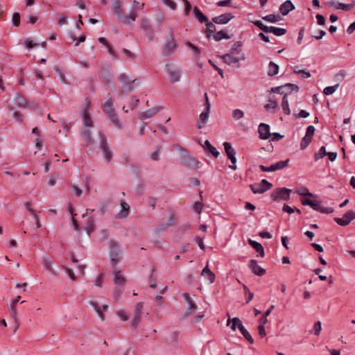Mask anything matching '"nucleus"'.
<instances>
[{
	"mask_svg": "<svg viewBox=\"0 0 355 355\" xmlns=\"http://www.w3.org/2000/svg\"><path fill=\"white\" fill-rule=\"evenodd\" d=\"M144 7V3L133 0L128 14L125 15L121 1L120 0H112V12L116 18L120 19L125 24L131 26L137 19L138 12L143 10Z\"/></svg>",
	"mask_w": 355,
	"mask_h": 355,
	"instance_id": "nucleus-1",
	"label": "nucleus"
},
{
	"mask_svg": "<svg viewBox=\"0 0 355 355\" xmlns=\"http://www.w3.org/2000/svg\"><path fill=\"white\" fill-rule=\"evenodd\" d=\"M227 316L228 320L227 321L226 325L230 326L232 331H236V329H238L245 339H246L250 344H253L254 339L248 331L243 326L242 321L237 317L231 319L229 313H227Z\"/></svg>",
	"mask_w": 355,
	"mask_h": 355,
	"instance_id": "nucleus-2",
	"label": "nucleus"
},
{
	"mask_svg": "<svg viewBox=\"0 0 355 355\" xmlns=\"http://www.w3.org/2000/svg\"><path fill=\"white\" fill-rule=\"evenodd\" d=\"M250 22L257 26L263 32L266 33H273L275 35L278 37L285 35L287 32L286 28H278L275 26H268L263 24L260 20H250Z\"/></svg>",
	"mask_w": 355,
	"mask_h": 355,
	"instance_id": "nucleus-3",
	"label": "nucleus"
},
{
	"mask_svg": "<svg viewBox=\"0 0 355 355\" xmlns=\"http://www.w3.org/2000/svg\"><path fill=\"white\" fill-rule=\"evenodd\" d=\"M109 255L111 265L115 267L121 258L120 246L115 241L110 240L109 241Z\"/></svg>",
	"mask_w": 355,
	"mask_h": 355,
	"instance_id": "nucleus-4",
	"label": "nucleus"
},
{
	"mask_svg": "<svg viewBox=\"0 0 355 355\" xmlns=\"http://www.w3.org/2000/svg\"><path fill=\"white\" fill-rule=\"evenodd\" d=\"M100 140L99 150L102 153L105 162L109 163L112 157V150L107 143L105 135L101 132H98Z\"/></svg>",
	"mask_w": 355,
	"mask_h": 355,
	"instance_id": "nucleus-5",
	"label": "nucleus"
},
{
	"mask_svg": "<svg viewBox=\"0 0 355 355\" xmlns=\"http://www.w3.org/2000/svg\"><path fill=\"white\" fill-rule=\"evenodd\" d=\"M204 96H205V102L204 104L205 107H204L203 111L200 113L199 118L197 121L196 128L198 129H202L205 127V125H206L207 122L208 121V119H209V116L211 105H210V103H209V101L208 99L207 94L205 93Z\"/></svg>",
	"mask_w": 355,
	"mask_h": 355,
	"instance_id": "nucleus-6",
	"label": "nucleus"
},
{
	"mask_svg": "<svg viewBox=\"0 0 355 355\" xmlns=\"http://www.w3.org/2000/svg\"><path fill=\"white\" fill-rule=\"evenodd\" d=\"M292 192V189L286 187H277L271 192L270 198L273 201H287L290 199V195Z\"/></svg>",
	"mask_w": 355,
	"mask_h": 355,
	"instance_id": "nucleus-7",
	"label": "nucleus"
},
{
	"mask_svg": "<svg viewBox=\"0 0 355 355\" xmlns=\"http://www.w3.org/2000/svg\"><path fill=\"white\" fill-rule=\"evenodd\" d=\"M301 202L304 206H310L315 211L322 214H331L334 212L332 207H324L320 206V202L313 200L311 199L304 198L301 200Z\"/></svg>",
	"mask_w": 355,
	"mask_h": 355,
	"instance_id": "nucleus-8",
	"label": "nucleus"
},
{
	"mask_svg": "<svg viewBox=\"0 0 355 355\" xmlns=\"http://www.w3.org/2000/svg\"><path fill=\"white\" fill-rule=\"evenodd\" d=\"M223 148L227 155V159L231 162L232 164L229 165L228 167L232 170H236L237 168L236 166V150L232 147V144L230 142L225 141L223 142Z\"/></svg>",
	"mask_w": 355,
	"mask_h": 355,
	"instance_id": "nucleus-9",
	"label": "nucleus"
},
{
	"mask_svg": "<svg viewBox=\"0 0 355 355\" xmlns=\"http://www.w3.org/2000/svg\"><path fill=\"white\" fill-rule=\"evenodd\" d=\"M206 35L208 39H211L212 37L215 41L217 42L222 40V29L218 30L216 25L209 21L206 23Z\"/></svg>",
	"mask_w": 355,
	"mask_h": 355,
	"instance_id": "nucleus-10",
	"label": "nucleus"
},
{
	"mask_svg": "<svg viewBox=\"0 0 355 355\" xmlns=\"http://www.w3.org/2000/svg\"><path fill=\"white\" fill-rule=\"evenodd\" d=\"M249 187L254 193L261 194L269 190L272 187V184L267 180L263 179L260 183L251 184Z\"/></svg>",
	"mask_w": 355,
	"mask_h": 355,
	"instance_id": "nucleus-11",
	"label": "nucleus"
},
{
	"mask_svg": "<svg viewBox=\"0 0 355 355\" xmlns=\"http://www.w3.org/2000/svg\"><path fill=\"white\" fill-rule=\"evenodd\" d=\"M165 71L168 76L170 83H175L180 80V71L178 67L173 64H166Z\"/></svg>",
	"mask_w": 355,
	"mask_h": 355,
	"instance_id": "nucleus-12",
	"label": "nucleus"
},
{
	"mask_svg": "<svg viewBox=\"0 0 355 355\" xmlns=\"http://www.w3.org/2000/svg\"><path fill=\"white\" fill-rule=\"evenodd\" d=\"M290 159H286V160L279 161L269 166L260 165L259 168L263 172H274L286 168L288 165Z\"/></svg>",
	"mask_w": 355,
	"mask_h": 355,
	"instance_id": "nucleus-13",
	"label": "nucleus"
},
{
	"mask_svg": "<svg viewBox=\"0 0 355 355\" xmlns=\"http://www.w3.org/2000/svg\"><path fill=\"white\" fill-rule=\"evenodd\" d=\"M245 59V56L244 53H241L239 56H235V55L231 53H225L223 55V62L236 67H239V61L244 60Z\"/></svg>",
	"mask_w": 355,
	"mask_h": 355,
	"instance_id": "nucleus-14",
	"label": "nucleus"
},
{
	"mask_svg": "<svg viewBox=\"0 0 355 355\" xmlns=\"http://www.w3.org/2000/svg\"><path fill=\"white\" fill-rule=\"evenodd\" d=\"M121 85L120 96H122L125 92H130L132 90L133 82H130L125 73H121L118 77Z\"/></svg>",
	"mask_w": 355,
	"mask_h": 355,
	"instance_id": "nucleus-15",
	"label": "nucleus"
},
{
	"mask_svg": "<svg viewBox=\"0 0 355 355\" xmlns=\"http://www.w3.org/2000/svg\"><path fill=\"white\" fill-rule=\"evenodd\" d=\"M355 219V211L353 210H349L345 213L342 218L336 217L334 220L340 226H347L350 223L352 220Z\"/></svg>",
	"mask_w": 355,
	"mask_h": 355,
	"instance_id": "nucleus-16",
	"label": "nucleus"
},
{
	"mask_svg": "<svg viewBox=\"0 0 355 355\" xmlns=\"http://www.w3.org/2000/svg\"><path fill=\"white\" fill-rule=\"evenodd\" d=\"M143 307H144V305H143L142 302H137L135 304V310H134V317H133L132 321L131 322V327L132 329L136 328L140 321Z\"/></svg>",
	"mask_w": 355,
	"mask_h": 355,
	"instance_id": "nucleus-17",
	"label": "nucleus"
},
{
	"mask_svg": "<svg viewBox=\"0 0 355 355\" xmlns=\"http://www.w3.org/2000/svg\"><path fill=\"white\" fill-rule=\"evenodd\" d=\"M102 108L103 112L108 116H114V114H115V110L114 107V103L112 101V99L110 97L109 98L106 99L102 105Z\"/></svg>",
	"mask_w": 355,
	"mask_h": 355,
	"instance_id": "nucleus-18",
	"label": "nucleus"
},
{
	"mask_svg": "<svg viewBox=\"0 0 355 355\" xmlns=\"http://www.w3.org/2000/svg\"><path fill=\"white\" fill-rule=\"evenodd\" d=\"M270 127L268 124L261 123L258 126V133L260 139L266 140L270 137Z\"/></svg>",
	"mask_w": 355,
	"mask_h": 355,
	"instance_id": "nucleus-19",
	"label": "nucleus"
},
{
	"mask_svg": "<svg viewBox=\"0 0 355 355\" xmlns=\"http://www.w3.org/2000/svg\"><path fill=\"white\" fill-rule=\"evenodd\" d=\"M248 267L254 274L258 276H263L266 272V270L259 266L258 265L257 261L254 259H251L249 261Z\"/></svg>",
	"mask_w": 355,
	"mask_h": 355,
	"instance_id": "nucleus-20",
	"label": "nucleus"
},
{
	"mask_svg": "<svg viewBox=\"0 0 355 355\" xmlns=\"http://www.w3.org/2000/svg\"><path fill=\"white\" fill-rule=\"evenodd\" d=\"M89 105L88 103L85 104V107L82 112V120L83 128H92V121L89 116Z\"/></svg>",
	"mask_w": 355,
	"mask_h": 355,
	"instance_id": "nucleus-21",
	"label": "nucleus"
},
{
	"mask_svg": "<svg viewBox=\"0 0 355 355\" xmlns=\"http://www.w3.org/2000/svg\"><path fill=\"white\" fill-rule=\"evenodd\" d=\"M178 48V45L175 42V40L172 37L170 40H167L164 46H163V52L164 55H171L175 49Z\"/></svg>",
	"mask_w": 355,
	"mask_h": 355,
	"instance_id": "nucleus-22",
	"label": "nucleus"
},
{
	"mask_svg": "<svg viewBox=\"0 0 355 355\" xmlns=\"http://www.w3.org/2000/svg\"><path fill=\"white\" fill-rule=\"evenodd\" d=\"M89 304L94 308L100 320L103 321L105 320L103 311H107L108 306L107 304H104L101 307H100L95 301L89 302Z\"/></svg>",
	"mask_w": 355,
	"mask_h": 355,
	"instance_id": "nucleus-23",
	"label": "nucleus"
},
{
	"mask_svg": "<svg viewBox=\"0 0 355 355\" xmlns=\"http://www.w3.org/2000/svg\"><path fill=\"white\" fill-rule=\"evenodd\" d=\"M113 280L115 284L123 286L126 282V279L122 272L117 268H114L112 272Z\"/></svg>",
	"mask_w": 355,
	"mask_h": 355,
	"instance_id": "nucleus-24",
	"label": "nucleus"
},
{
	"mask_svg": "<svg viewBox=\"0 0 355 355\" xmlns=\"http://www.w3.org/2000/svg\"><path fill=\"white\" fill-rule=\"evenodd\" d=\"M295 7L291 0H286L279 6V11L283 16L287 15L291 11L295 10Z\"/></svg>",
	"mask_w": 355,
	"mask_h": 355,
	"instance_id": "nucleus-25",
	"label": "nucleus"
},
{
	"mask_svg": "<svg viewBox=\"0 0 355 355\" xmlns=\"http://www.w3.org/2000/svg\"><path fill=\"white\" fill-rule=\"evenodd\" d=\"M15 105L17 107H20V108H24V107L31 108L32 107V104L28 103V101H26V98L23 96L20 95L19 94H17L15 95Z\"/></svg>",
	"mask_w": 355,
	"mask_h": 355,
	"instance_id": "nucleus-26",
	"label": "nucleus"
},
{
	"mask_svg": "<svg viewBox=\"0 0 355 355\" xmlns=\"http://www.w3.org/2000/svg\"><path fill=\"white\" fill-rule=\"evenodd\" d=\"M202 146L208 155H211L215 157L219 156L220 152L214 147L208 140H206L204 144H202Z\"/></svg>",
	"mask_w": 355,
	"mask_h": 355,
	"instance_id": "nucleus-27",
	"label": "nucleus"
},
{
	"mask_svg": "<svg viewBox=\"0 0 355 355\" xmlns=\"http://www.w3.org/2000/svg\"><path fill=\"white\" fill-rule=\"evenodd\" d=\"M248 242L249 245L253 249H254L256 250V252L258 253L257 257H263L265 256L264 248L260 243H259L256 241H254L251 239H249L248 240Z\"/></svg>",
	"mask_w": 355,
	"mask_h": 355,
	"instance_id": "nucleus-28",
	"label": "nucleus"
},
{
	"mask_svg": "<svg viewBox=\"0 0 355 355\" xmlns=\"http://www.w3.org/2000/svg\"><path fill=\"white\" fill-rule=\"evenodd\" d=\"M161 107H155L153 109H150L144 112H141L139 114V117L140 119H148L155 116L160 110Z\"/></svg>",
	"mask_w": 355,
	"mask_h": 355,
	"instance_id": "nucleus-29",
	"label": "nucleus"
},
{
	"mask_svg": "<svg viewBox=\"0 0 355 355\" xmlns=\"http://www.w3.org/2000/svg\"><path fill=\"white\" fill-rule=\"evenodd\" d=\"M328 4L330 6L335 7L336 9H341L343 10H350L355 6V3H344L334 0L329 1Z\"/></svg>",
	"mask_w": 355,
	"mask_h": 355,
	"instance_id": "nucleus-30",
	"label": "nucleus"
},
{
	"mask_svg": "<svg viewBox=\"0 0 355 355\" xmlns=\"http://www.w3.org/2000/svg\"><path fill=\"white\" fill-rule=\"evenodd\" d=\"M121 209L117 214L118 218H125L130 213V206L125 202L121 201L120 203Z\"/></svg>",
	"mask_w": 355,
	"mask_h": 355,
	"instance_id": "nucleus-31",
	"label": "nucleus"
},
{
	"mask_svg": "<svg viewBox=\"0 0 355 355\" xmlns=\"http://www.w3.org/2000/svg\"><path fill=\"white\" fill-rule=\"evenodd\" d=\"M42 261L44 268L51 274V275L55 276V272L53 268L51 259L45 255L42 257Z\"/></svg>",
	"mask_w": 355,
	"mask_h": 355,
	"instance_id": "nucleus-32",
	"label": "nucleus"
},
{
	"mask_svg": "<svg viewBox=\"0 0 355 355\" xmlns=\"http://www.w3.org/2000/svg\"><path fill=\"white\" fill-rule=\"evenodd\" d=\"M242 42L240 41L235 42L232 44L229 49V52L227 53H231L233 55H239L242 53Z\"/></svg>",
	"mask_w": 355,
	"mask_h": 355,
	"instance_id": "nucleus-33",
	"label": "nucleus"
},
{
	"mask_svg": "<svg viewBox=\"0 0 355 355\" xmlns=\"http://www.w3.org/2000/svg\"><path fill=\"white\" fill-rule=\"evenodd\" d=\"M201 275L208 281L209 284L213 283L215 280V275L209 270L207 266L203 268Z\"/></svg>",
	"mask_w": 355,
	"mask_h": 355,
	"instance_id": "nucleus-34",
	"label": "nucleus"
},
{
	"mask_svg": "<svg viewBox=\"0 0 355 355\" xmlns=\"http://www.w3.org/2000/svg\"><path fill=\"white\" fill-rule=\"evenodd\" d=\"M8 311H9V313H10V315L12 316V319L14 320V322L15 323V328L17 329L19 327V324H18V312L17 310V306L10 304L8 306Z\"/></svg>",
	"mask_w": 355,
	"mask_h": 355,
	"instance_id": "nucleus-35",
	"label": "nucleus"
},
{
	"mask_svg": "<svg viewBox=\"0 0 355 355\" xmlns=\"http://www.w3.org/2000/svg\"><path fill=\"white\" fill-rule=\"evenodd\" d=\"M193 13L196 19L199 21L200 23H207L208 19L207 17L201 12V10L195 7L193 8Z\"/></svg>",
	"mask_w": 355,
	"mask_h": 355,
	"instance_id": "nucleus-36",
	"label": "nucleus"
},
{
	"mask_svg": "<svg viewBox=\"0 0 355 355\" xmlns=\"http://www.w3.org/2000/svg\"><path fill=\"white\" fill-rule=\"evenodd\" d=\"M90 129L91 128H83L81 130V136L84 139V140L89 144L92 145L94 144L92 137L90 134Z\"/></svg>",
	"mask_w": 355,
	"mask_h": 355,
	"instance_id": "nucleus-37",
	"label": "nucleus"
},
{
	"mask_svg": "<svg viewBox=\"0 0 355 355\" xmlns=\"http://www.w3.org/2000/svg\"><path fill=\"white\" fill-rule=\"evenodd\" d=\"M279 65L275 64L274 62L270 61L268 64V76H274L279 72Z\"/></svg>",
	"mask_w": 355,
	"mask_h": 355,
	"instance_id": "nucleus-38",
	"label": "nucleus"
},
{
	"mask_svg": "<svg viewBox=\"0 0 355 355\" xmlns=\"http://www.w3.org/2000/svg\"><path fill=\"white\" fill-rule=\"evenodd\" d=\"M287 96H288V93H286L282 98V107L284 113L286 115H290L291 110L289 107L288 100Z\"/></svg>",
	"mask_w": 355,
	"mask_h": 355,
	"instance_id": "nucleus-39",
	"label": "nucleus"
},
{
	"mask_svg": "<svg viewBox=\"0 0 355 355\" xmlns=\"http://www.w3.org/2000/svg\"><path fill=\"white\" fill-rule=\"evenodd\" d=\"M262 19L270 23H277L282 19V17L278 14H270L262 17Z\"/></svg>",
	"mask_w": 355,
	"mask_h": 355,
	"instance_id": "nucleus-40",
	"label": "nucleus"
},
{
	"mask_svg": "<svg viewBox=\"0 0 355 355\" xmlns=\"http://www.w3.org/2000/svg\"><path fill=\"white\" fill-rule=\"evenodd\" d=\"M294 193L301 196H309V197H313V194L311 193L309 189L306 187H301L299 188H297Z\"/></svg>",
	"mask_w": 355,
	"mask_h": 355,
	"instance_id": "nucleus-41",
	"label": "nucleus"
},
{
	"mask_svg": "<svg viewBox=\"0 0 355 355\" xmlns=\"http://www.w3.org/2000/svg\"><path fill=\"white\" fill-rule=\"evenodd\" d=\"M182 164L187 167H192L194 165V159L189 155H185L182 158Z\"/></svg>",
	"mask_w": 355,
	"mask_h": 355,
	"instance_id": "nucleus-42",
	"label": "nucleus"
},
{
	"mask_svg": "<svg viewBox=\"0 0 355 355\" xmlns=\"http://www.w3.org/2000/svg\"><path fill=\"white\" fill-rule=\"evenodd\" d=\"M86 231L90 234L94 230V222L92 216H89L86 220Z\"/></svg>",
	"mask_w": 355,
	"mask_h": 355,
	"instance_id": "nucleus-43",
	"label": "nucleus"
},
{
	"mask_svg": "<svg viewBox=\"0 0 355 355\" xmlns=\"http://www.w3.org/2000/svg\"><path fill=\"white\" fill-rule=\"evenodd\" d=\"M312 141V137H309V136H307V135H304L302 139H301V142H300V149L301 150H304L306 149L309 145L310 144V143Z\"/></svg>",
	"mask_w": 355,
	"mask_h": 355,
	"instance_id": "nucleus-44",
	"label": "nucleus"
},
{
	"mask_svg": "<svg viewBox=\"0 0 355 355\" xmlns=\"http://www.w3.org/2000/svg\"><path fill=\"white\" fill-rule=\"evenodd\" d=\"M327 155L326 148L324 146L320 147L318 151H317L314 155L315 161H318L320 159H322L324 156Z\"/></svg>",
	"mask_w": 355,
	"mask_h": 355,
	"instance_id": "nucleus-45",
	"label": "nucleus"
},
{
	"mask_svg": "<svg viewBox=\"0 0 355 355\" xmlns=\"http://www.w3.org/2000/svg\"><path fill=\"white\" fill-rule=\"evenodd\" d=\"M298 66L294 68V72L298 75H301L303 78H308L311 77V73L306 69H298Z\"/></svg>",
	"mask_w": 355,
	"mask_h": 355,
	"instance_id": "nucleus-46",
	"label": "nucleus"
},
{
	"mask_svg": "<svg viewBox=\"0 0 355 355\" xmlns=\"http://www.w3.org/2000/svg\"><path fill=\"white\" fill-rule=\"evenodd\" d=\"M322 330V323L320 321L316 322L311 330L309 331L310 334L318 336Z\"/></svg>",
	"mask_w": 355,
	"mask_h": 355,
	"instance_id": "nucleus-47",
	"label": "nucleus"
},
{
	"mask_svg": "<svg viewBox=\"0 0 355 355\" xmlns=\"http://www.w3.org/2000/svg\"><path fill=\"white\" fill-rule=\"evenodd\" d=\"M338 86H339V84L337 83L333 86L326 87L323 90V93L327 96L331 95L336 91Z\"/></svg>",
	"mask_w": 355,
	"mask_h": 355,
	"instance_id": "nucleus-48",
	"label": "nucleus"
},
{
	"mask_svg": "<svg viewBox=\"0 0 355 355\" xmlns=\"http://www.w3.org/2000/svg\"><path fill=\"white\" fill-rule=\"evenodd\" d=\"M108 118L112 121L113 125L115 128H116L118 129H121L122 128L121 123L119 119L117 117L116 114H114V116H110Z\"/></svg>",
	"mask_w": 355,
	"mask_h": 355,
	"instance_id": "nucleus-49",
	"label": "nucleus"
},
{
	"mask_svg": "<svg viewBox=\"0 0 355 355\" xmlns=\"http://www.w3.org/2000/svg\"><path fill=\"white\" fill-rule=\"evenodd\" d=\"M108 118L112 121L113 125L115 128H116L118 129H121L122 128L121 123L119 119L117 117L116 114H114V116H110Z\"/></svg>",
	"mask_w": 355,
	"mask_h": 355,
	"instance_id": "nucleus-50",
	"label": "nucleus"
},
{
	"mask_svg": "<svg viewBox=\"0 0 355 355\" xmlns=\"http://www.w3.org/2000/svg\"><path fill=\"white\" fill-rule=\"evenodd\" d=\"M285 89L286 91H288V94H291L292 92H298L299 87L297 85L292 83H286L285 84Z\"/></svg>",
	"mask_w": 355,
	"mask_h": 355,
	"instance_id": "nucleus-51",
	"label": "nucleus"
},
{
	"mask_svg": "<svg viewBox=\"0 0 355 355\" xmlns=\"http://www.w3.org/2000/svg\"><path fill=\"white\" fill-rule=\"evenodd\" d=\"M243 116L244 112L240 109H236L232 112V117L236 121L243 118Z\"/></svg>",
	"mask_w": 355,
	"mask_h": 355,
	"instance_id": "nucleus-52",
	"label": "nucleus"
},
{
	"mask_svg": "<svg viewBox=\"0 0 355 355\" xmlns=\"http://www.w3.org/2000/svg\"><path fill=\"white\" fill-rule=\"evenodd\" d=\"M55 71L57 75L58 76V77L60 78V80H61V82L63 84H67V80L66 79L64 73L60 69H58V68H56L55 69Z\"/></svg>",
	"mask_w": 355,
	"mask_h": 355,
	"instance_id": "nucleus-53",
	"label": "nucleus"
},
{
	"mask_svg": "<svg viewBox=\"0 0 355 355\" xmlns=\"http://www.w3.org/2000/svg\"><path fill=\"white\" fill-rule=\"evenodd\" d=\"M271 92L277 93L280 94H285L287 93L285 89V85L271 88Z\"/></svg>",
	"mask_w": 355,
	"mask_h": 355,
	"instance_id": "nucleus-54",
	"label": "nucleus"
},
{
	"mask_svg": "<svg viewBox=\"0 0 355 355\" xmlns=\"http://www.w3.org/2000/svg\"><path fill=\"white\" fill-rule=\"evenodd\" d=\"M12 117L16 121L19 122V123H21L24 119L23 114L16 110L13 111Z\"/></svg>",
	"mask_w": 355,
	"mask_h": 355,
	"instance_id": "nucleus-55",
	"label": "nucleus"
},
{
	"mask_svg": "<svg viewBox=\"0 0 355 355\" xmlns=\"http://www.w3.org/2000/svg\"><path fill=\"white\" fill-rule=\"evenodd\" d=\"M12 22L14 26H18L20 24V15L19 12H15L12 15Z\"/></svg>",
	"mask_w": 355,
	"mask_h": 355,
	"instance_id": "nucleus-56",
	"label": "nucleus"
},
{
	"mask_svg": "<svg viewBox=\"0 0 355 355\" xmlns=\"http://www.w3.org/2000/svg\"><path fill=\"white\" fill-rule=\"evenodd\" d=\"M310 113L306 110H302L297 114H293V116L295 119L297 118H306L309 116Z\"/></svg>",
	"mask_w": 355,
	"mask_h": 355,
	"instance_id": "nucleus-57",
	"label": "nucleus"
},
{
	"mask_svg": "<svg viewBox=\"0 0 355 355\" xmlns=\"http://www.w3.org/2000/svg\"><path fill=\"white\" fill-rule=\"evenodd\" d=\"M203 204L201 202H195L193 205V209L195 212L200 214L202 209Z\"/></svg>",
	"mask_w": 355,
	"mask_h": 355,
	"instance_id": "nucleus-58",
	"label": "nucleus"
},
{
	"mask_svg": "<svg viewBox=\"0 0 355 355\" xmlns=\"http://www.w3.org/2000/svg\"><path fill=\"white\" fill-rule=\"evenodd\" d=\"M104 279V275L103 273L100 274L94 280V285L97 287H101L103 285Z\"/></svg>",
	"mask_w": 355,
	"mask_h": 355,
	"instance_id": "nucleus-59",
	"label": "nucleus"
},
{
	"mask_svg": "<svg viewBox=\"0 0 355 355\" xmlns=\"http://www.w3.org/2000/svg\"><path fill=\"white\" fill-rule=\"evenodd\" d=\"M278 106L277 102L276 101L270 100L268 103L266 104L264 108L266 110L270 109H275Z\"/></svg>",
	"mask_w": 355,
	"mask_h": 355,
	"instance_id": "nucleus-60",
	"label": "nucleus"
},
{
	"mask_svg": "<svg viewBox=\"0 0 355 355\" xmlns=\"http://www.w3.org/2000/svg\"><path fill=\"white\" fill-rule=\"evenodd\" d=\"M58 24L60 26L64 25L67 22V18L63 15H58L57 16Z\"/></svg>",
	"mask_w": 355,
	"mask_h": 355,
	"instance_id": "nucleus-61",
	"label": "nucleus"
},
{
	"mask_svg": "<svg viewBox=\"0 0 355 355\" xmlns=\"http://www.w3.org/2000/svg\"><path fill=\"white\" fill-rule=\"evenodd\" d=\"M243 288H244L245 295H248V297L246 298V302H245L246 304H248L252 300V298L254 297V294L250 291L249 288L246 286H244Z\"/></svg>",
	"mask_w": 355,
	"mask_h": 355,
	"instance_id": "nucleus-62",
	"label": "nucleus"
},
{
	"mask_svg": "<svg viewBox=\"0 0 355 355\" xmlns=\"http://www.w3.org/2000/svg\"><path fill=\"white\" fill-rule=\"evenodd\" d=\"M187 46L193 51V54L195 55H199L200 53V50L197 46H194L193 44H191L189 42H186Z\"/></svg>",
	"mask_w": 355,
	"mask_h": 355,
	"instance_id": "nucleus-63",
	"label": "nucleus"
},
{
	"mask_svg": "<svg viewBox=\"0 0 355 355\" xmlns=\"http://www.w3.org/2000/svg\"><path fill=\"white\" fill-rule=\"evenodd\" d=\"M162 1L165 6L169 7L171 10L176 9V3L172 0H162Z\"/></svg>",
	"mask_w": 355,
	"mask_h": 355,
	"instance_id": "nucleus-64",
	"label": "nucleus"
}]
</instances>
